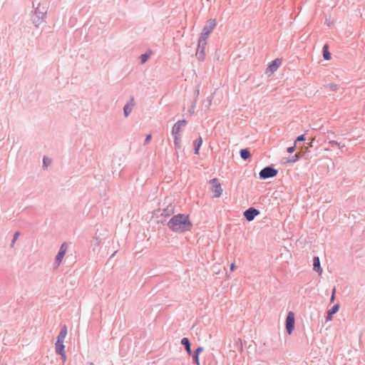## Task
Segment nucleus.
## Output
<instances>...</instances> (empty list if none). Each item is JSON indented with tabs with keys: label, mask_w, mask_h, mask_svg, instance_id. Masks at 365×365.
<instances>
[{
	"label": "nucleus",
	"mask_w": 365,
	"mask_h": 365,
	"mask_svg": "<svg viewBox=\"0 0 365 365\" xmlns=\"http://www.w3.org/2000/svg\"><path fill=\"white\" fill-rule=\"evenodd\" d=\"M166 225L171 231L176 233L190 231L193 227L189 215L185 214L173 215L167 222Z\"/></svg>",
	"instance_id": "f257e3e1"
},
{
	"label": "nucleus",
	"mask_w": 365,
	"mask_h": 365,
	"mask_svg": "<svg viewBox=\"0 0 365 365\" xmlns=\"http://www.w3.org/2000/svg\"><path fill=\"white\" fill-rule=\"evenodd\" d=\"M34 11L31 14V21L34 26L38 28L46 18L47 10L46 7L41 6L40 4L36 7L33 3Z\"/></svg>",
	"instance_id": "f03ea898"
},
{
	"label": "nucleus",
	"mask_w": 365,
	"mask_h": 365,
	"mask_svg": "<svg viewBox=\"0 0 365 365\" xmlns=\"http://www.w3.org/2000/svg\"><path fill=\"white\" fill-rule=\"evenodd\" d=\"M278 174V170L272 166H266L262 169L259 172V178L262 180H266L268 178H274Z\"/></svg>",
	"instance_id": "7ed1b4c3"
},
{
	"label": "nucleus",
	"mask_w": 365,
	"mask_h": 365,
	"mask_svg": "<svg viewBox=\"0 0 365 365\" xmlns=\"http://www.w3.org/2000/svg\"><path fill=\"white\" fill-rule=\"evenodd\" d=\"M211 185V190L213 193L214 197H220L222 193V188L217 178H213L210 180Z\"/></svg>",
	"instance_id": "20e7f679"
},
{
	"label": "nucleus",
	"mask_w": 365,
	"mask_h": 365,
	"mask_svg": "<svg viewBox=\"0 0 365 365\" xmlns=\"http://www.w3.org/2000/svg\"><path fill=\"white\" fill-rule=\"evenodd\" d=\"M259 213L260 212L259 210L254 207H251L244 212V217L247 221L251 222L256 216L259 215Z\"/></svg>",
	"instance_id": "39448f33"
},
{
	"label": "nucleus",
	"mask_w": 365,
	"mask_h": 365,
	"mask_svg": "<svg viewBox=\"0 0 365 365\" xmlns=\"http://www.w3.org/2000/svg\"><path fill=\"white\" fill-rule=\"evenodd\" d=\"M206 45H207V43H201V42H198V43H197V51L195 53V56H196L197 58L200 61H203L205 58V50Z\"/></svg>",
	"instance_id": "423d86ee"
},
{
	"label": "nucleus",
	"mask_w": 365,
	"mask_h": 365,
	"mask_svg": "<svg viewBox=\"0 0 365 365\" xmlns=\"http://www.w3.org/2000/svg\"><path fill=\"white\" fill-rule=\"evenodd\" d=\"M66 251H67V245L66 242H63L61 245L55 259V264H56V266H58L61 264Z\"/></svg>",
	"instance_id": "0eeeda50"
},
{
	"label": "nucleus",
	"mask_w": 365,
	"mask_h": 365,
	"mask_svg": "<svg viewBox=\"0 0 365 365\" xmlns=\"http://www.w3.org/2000/svg\"><path fill=\"white\" fill-rule=\"evenodd\" d=\"M281 63H282V60L280 58L274 59L268 66V67H267V68L266 70V73H274L278 69V68L279 67Z\"/></svg>",
	"instance_id": "6e6552de"
},
{
	"label": "nucleus",
	"mask_w": 365,
	"mask_h": 365,
	"mask_svg": "<svg viewBox=\"0 0 365 365\" xmlns=\"http://www.w3.org/2000/svg\"><path fill=\"white\" fill-rule=\"evenodd\" d=\"M186 124H187L186 120H180L177 121L173 126L172 132H171L172 135H180V129L182 126H185Z\"/></svg>",
	"instance_id": "1a4fd4ad"
},
{
	"label": "nucleus",
	"mask_w": 365,
	"mask_h": 365,
	"mask_svg": "<svg viewBox=\"0 0 365 365\" xmlns=\"http://www.w3.org/2000/svg\"><path fill=\"white\" fill-rule=\"evenodd\" d=\"M216 25L217 23L215 19H210L206 22V24L202 29V31L210 34Z\"/></svg>",
	"instance_id": "9d476101"
},
{
	"label": "nucleus",
	"mask_w": 365,
	"mask_h": 365,
	"mask_svg": "<svg viewBox=\"0 0 365 365\" xmlns=\"http://www.w3.org/2000/svg\"><path fill=\"white\" fill-rule=\"evenodd\" d=\"M134 106V98L131 97L130 101L127 103L123 107V113L125 117H128L130 115Z\"/></svg>",
	"instance_id": "9b49d317"
},
{
	"label": "nucleus",
	"mask_w": 365,
	"mask_h": 365,
	"mask_svg": "<svg viewBox=\"0 0 365 365\" xmlns=\"http://www.w3.org/2000/svg\"><path fill=\"white\" fill-rule=\"evenodd\" d=\"M203 347L202 346H198L193 352L192 358V361L195 364L197 365H200V359H199V355L200 353L203 351Z\"/></svg>",
	"instance_id": "f8f14e48"
},
{
	"label": "nucleus",
	"mask_w": 365,
	"mask_h": 365,
	"mask_svg": "<svg viewBox=\"0 0 365 365\" xmlns=\"http://www.w3.org/2000/svg\"><path fill=\"white\" fill-rule=\"evenodd\" d=\"M313 269L321 274L322 273V268L320 265V259L319 257H314L313 259Z\"/></svg>",
	"instance_id": "ddd939ff"
},
{
	"label": "nucleus",
	"mask_w": 365,
	"mask_h": 365,
	"mask_svg": "<svg viewBox=\"0 0 365 365\" xmlns=\"http://www.w3.org/2000/svg\"><path fill=\"white\" fill-rule=\"evenodd\" d=\"M181 344L184 346L186 352L188 355H191L192 350H191V343L188 338L184 337L181 339Z\"/></svg>",
	"instance_id": "4468645a"
},
{
	"label": "nucleus",
	"mask_w": 365,
	"mask_h": 365,
	"mask_svg": "<svg viewBox=\"0 0 365 365\" xmlns=\"http://www.w3.org/2000/svg\"><path fill=\"white\" fill-rule=\"evenodd\" d=\"M55 348L56 354L59 355H63V352H65V346L63 344V341L56 340Z\"/></svg>",
	"instance_id": "2eb2a0df"
},
{
	"label": "nucleus",
	"mask_w": 365,
	"mask_h": 365,
	"mask_svg": "<svg viewBox=\"0 0 365 365\" xmlns=\"http://www.w3.org/2000/svg\"><path fill=\"white\" fill-rule=\"evenodd\" d=\"M67 335V327L66 324L62 325L61 329L57 336V341H64V339Z\"/></svg>",
	"instance_id": "dca6fc26"
},
{
	"label": "nucleus",
	"mask_w": 365,
	"mask_h": 365,
	"mask_svg": "<svg viewBox=\"0 0 365 365\" xmlns=\"http://www.w3.org/2000/svg\"><path fill=\"white\" fill-rule=\"evenodd\" d=\"M339 305L338 304H334L327 313L325 319H331L333 314L339 311Z\"/></svg>",
	"instance_id": "f3484780"
},
{
	"label": "nucleus",
	"mask_w": 365,
	"mask_h": 365,
	"mask_svg": "<svg viewBox=\"0 0 365 365\" xmlns=\"http://www.w3.org/2000/svg\"><path fill=\"white\" fill-rule=\"evenodd\" d=\"M240 155L241 158L244 160H247L251 157V153L248 148L241 149L240 151Z\"/></svg>",
	"instance_id": "a211bd4d"
},
{
	"label": "nucleus",
	"mask_w": 365,
	"mask_h": 365,
	"mask_svg": "<svg viewBox=\"0 0 365 365\" xmlns=\"http://www.w3.org/2000/svg\"><path fill=\"white\" fill-rule=\"evenodd\" d=\"M286 322V331L288 334H291L295 327V321H285Z\"/></svg>",
	"instance_id": "6ab92c4d"
},
{
	"label": "nucleus",
	"mask_w": 365,
	"mask_h": 365,
	"mask_svg": "<svg viewBox=\"0 0 365 365\" xmlns=\"http://www.w3.org/2000/svg\"><path fill=\"white\" fill-rule=\"evenodd\" d=\"M202 139L200 136L194 141L195 154L197 155L199 153V150L200 146L202 145Z\"/></svg>",
	"instance_id": "aec40b11"
},
{
	"label": "nucleus",
	"mask_w": 365,
	"mask_h": 365,
	"mask_svg": "<svg viewBox=\"0 0 365 365\" xmlns=\"http://www.w3.org/2000/svg\"><path fill=\"white\" fill-rule=\"evenodd\" d=\"M323 57L325 60L329 61L331 59V53L329 51L328 44H324L322 48Z\"/></svg>",
	"instance_id": "412c9836"
},
{
	"label": "nucleus",
	"mask_w": 365,
	"mask_h": 365,
	"mask_svg": "<svg viewBox=\"0 0 365 365\" xmlns=\"http://www.w3.org/2000/svg\"><path fill=\"white\" fill-rule=\"evenodd\" d=\"M209 36H210V34L202 31L200 36L199 37V39H198V42L207 43V39L209 37Z\"/></svg>",
	"instance_id": "4be33fe9"
},
{
	"label": "nucleus",
	"mask_w": 365,
	"mask_h": 365,
	"mask_svg": "<svg viewBox=\"0 0 365 365\" xmlns=\"http://www.w3.org/2000/svg\"><path fill=\"white\" fill-rule=\"evenodd\" d=\"M300 158H301V155L299 153H296L294 155L289 157L287 160V163H296L297 161H298L299 160Z\"/></svg>",
	"instance_id": "5701e85b"
},
{
	"label": "nucleus",
	"mask_w": 365,
	"mask_h": 365,
	"mask_svg": "<svg viewBox=\"0 0 365 365\" xmlns=\"http://www.w3.org/2000/svg\"><path fill=\"white\" fill-rule=\"evenodd\" d=\"M174 137V145L176 149H180L181 148L180 141H181V135H173Z\"/></svg>",
	"instance_id": "b1692460"
},
{
	"label": "nucleus",
	"mask_w": 365,
	"mask_h": 365,
	"mask_svg": "<svg viewBox=\"0 0 365 365\" xmlns=\"http://www.w3.org/2000/svg\"><path fill=\"white\" fill-rule=\"evenodd\" d=\"M327 88H329L331 91H336L339 89V86L337 84L329 83L325 86Z\"/></svg>",
	"instance_id": "393cba45"
},
{
	"label": "nucleus",
	"mask_w": 365,
	"mask_h": 365,
	"mask_svg": "<svg viewBox=\"0 0 365 365\" xmlns=\"http://www.w3.org/2000/svg\"><path fill=\"white\" fill-rule=\"evenodd\" d=\"M173 212V208L168 207L166 209H164L162 212V215L163 216H170Z\"/></svg>",
	"instance_id": "a878e982"
},
{
	"label": "nucleus",
	"mask_w": 365,
	"mask_h": 365,
	"mask_svg": "<svg viewBox=\"0 0 365 365\" xmlns=\"http://www.w3.org/2000/svg\"><path fill=\"white\" fill-rule=\"evenodd\" d=\"M148 58H149V54H148V53L141 54L140 56V63L141 64L145 63L148 61Z\"/></svg>",
	"instance_id": "bb28decb"
},
{
	"label": "nucleus",
	"mask_w": 365,
	"mask_h": 365,
	"mask_svg": "<svg viewBox=\"0 0 365 365\" xmlns=\"http://www.w3.org/2000/svg\"><path fill=\"white\" fill-rule=\"evenodd\" d=\"M101 240L99 237H94L93 240H92V245L93 246H98L101 243Z\"/></svg>",
	"instance_id": "cd10ccee"
},
{
	"label": "nucleus",
	"mask_w": 365,
	"mask_h": 365,
	"mask_svg": "<svg viewBox=\"0 0 365 365\" xmlns=\"http://www.w3.org/2000/svg\"><path fill=\"white\" fill-rule=\"evenodd\" d=\"M305 139V135L304 134L300 135L296 138L294 143L297 144L298 142L304 141Z\"/></svg>",
	"instance_id": "c85d7f7f"
},
{
	"label": "nucleus",
	"mask_w": 365,
	"mask_h": 365,
	"mask_svg": "<svg viewBox=\"0 0 365 365\" xmlns=\"http://www.w3.org/2000/svg\"><path fill=\"white\" fill-rule=\"evenodd\" d=\"M20 235L19 232H16L14 235V237H13V240H12V242L11 243V246L13 247L16 240H17L19 235Z\"/></svg>",
	"instance_id": "c756f323"
},
{
	"label": "nucleus",
	"mask_w": 365,
	"mask_h": 365,
	"mask_svg": "<svg viewBox=\"0 0 365 365\" xmlns=\"http://www.w3.org/2000/svg\"><path fill=\"white\" fill-rule=\"evenodd\" d=\"M295 314L293 312L290 311L288 312L285 319H294Z\"/></svg>",
	"instance_id": "7c9ffc66"
},
{
	"label": "nucleus",
	"mask_w": 365,
	"mask_h": 365,
	"mask_svg": "<svg viewBox=\"0 0 365 365\" xmlns=\"http://www.w3.org/2000/svg\"><path fill=\"white\" fill-rule=\"evenodd\" d=\"M195 102H193V103H192V105L190 106V108L188 109V113H189L190 114H192V113H194V112H195Z\"/></svg>",
	"instance_id": "2f4dec72"
},
{
	"label": "nucleus",
	"mask_w": 365,
	"mask_h": 365,
	"mask_svg": "<svg viewBox=\"0 0 365 365\" xmlns=\"http://www.w3.org/2000/svg\"><path fill=\"white\" fill-rule=\"evenodd\" d=\"M329 144L331 145V147H334V146H338L339 148L341 147V143H338L336 140H330Z\"/></svg>",
	"instance_id": "473e14b6"
},
{
	"label": "nucleus",
	"mask_w": 365,
	"mask_h": 365,
	"mask_svg": "<svg viewBox=\"0 0 365 365\" xmlns=\"http://www.w3.org/2000/svg\"><path fill=\"white\" fill-rule=\"evenodd\" d=\"M296 145L297 144L294 143L292 146L287 148V152L289 153H292L295 150Z\"/></svg>",
	"instance_id": "72a5a7b5"
},
{
	"label": "nucleus",
	"mask_w": 365,
	"mask_h": 365,
	"mask_svg": "<svg viewBox=\"0 0 365 365\" xmlns=\"http://www.w3.org/2000/svg\"><path fill=\"white\" fill-rule=\"evenodd\" d=\"M50 163H51V160L48 158H45V157L43 158V163L44 166L47 167L50 164Z\"/></svg>",
	"instance_id": "f704fd0d"
},
{
	"label": "nucleus",
	"mask_w": 365,
	"mask_h": 365,
	"mask_svg": "<svg viewBox=\"0 0 365 365\" xmlns=\"http://www.w3.org/2000/svg\"><path fill=\"white\" fill-rule=\"evenodd\" d=\"M151 138H152L151 134H148V135H146V138H145V139L144 144H148V143L150 142V140Z\"/></svg>",
	"instance_id": "c9c22d12"
},
{
	"label": "nucleus",
	"mask_w": 365,
	"mask_h": 365,
	"mask_svg": "<svg viewBox=\"0 0 365 365\" xmlns=\"http://www.w3.org/2000/svg\"><path fill=\"white\" fill-rule=\"evenodd\" d=\"M61 356V359L63 360V361H65L66 360V352H63V355H60Z\"/></svg>",
	"instance_id": "e433bc0d"
},
{
	"label": "nucleus",
	"mask_w": 365,
	"mask_h": 365,
	"mask_svg": "<svg viewBox=\"0 0 365 365\" xmlns=\"http://www.w3.org/2000/svg\"><path fill=\"white\" fill-rule=\"evenodd\" d=\"M235 269V265L234 263L231 264L230 265V270L233 271Z\"/></svg>",
	"instance_id": "4c0bfd02"
},
{
	"label": "nucleus",
	"mask_w": 365,
	"mask_h": 365,
	"mask_svg": "<svg viewBox=\"0 0 365 365\" xmlns=\"http://www.w3.org/2000/svg\"><path fill=\"white\" fill-rule=\"evenodd\" d=\"M334 293H335V288L333 289L332 291V296H331V301L332 302L334 299Z\"/></svg>",
	"instance_id": "58836bf2"
},
{
	"label": "nucleus",
	"mask_w": 365,
	"mask_h": 365,
	"mask_svg": "<svg viewBox=\"0 0 365 365\" xmlns=\"http://www.w3.org/2000/svg\"><path fill=\"white\" fill-rule=\"evenodd\" d=\"M238 340L240 341V349L242 350V345L241 339H238Z\"/></svg>",
	"instance_id": "ea45409f"
},
{
	"label": "nucleus",
	"mask_w": 365,
	"mask_h": 365,
	"mask_svg": "<svg viewBox=\"0 0 365 365\" xmlns=\"http://www.w3.org/2000/svg\"><path fill=\"white\" fill-rule=\"evenodd\" d=\"M207 100H208V103H209V105H210V104H211V102H212L211 98H207Z\"/></svg>",
	"instance_id": "a19ab883"
},
{
	"label": "nucleus",
	"mask_w": 365,
	"mask_h": 365,
	"mask_svg": "<svg viewBox=\"0 0 365 365\" xmlns=\"http://www.w3.org/2000/svg\"><path fill=\"white\" fill-rule=\"evenodd\" d=\"M317 318H319L320 316H319V313L318 312H317V316H316Z\"/></svg>",
	"instance_id": "79ce46f5"
},
{
	"label": "nucleus",
	"mask_w": 365,
	"mask_h": 365,
	"mask_svg": "<svg viewBox=\"0 0 365 365\" xmlns=\"http://www.w3.org/2000/svg\"><path fill=\"white\" fill-rule=\"evenodd\" d=\"M89 365H94L93 363H91Z\"/></svg>",
	"instance_id": "37998d69"
}]
</instances>
